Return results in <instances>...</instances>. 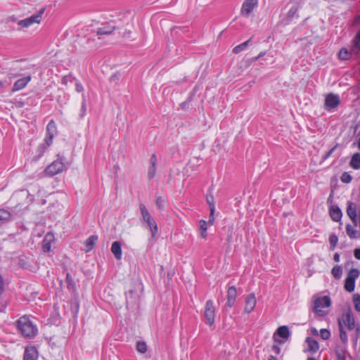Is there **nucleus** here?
Here are the masks:
<instances>
[{"label": "nucleus", "instance_id": "obj_1", "mask_svg": "<svg viewBox=\"0 0 360 360\" xmlns=\"http://www.w3.org/2000/svg\"><path fill=\"white\" fill-rule=\"evenodd\" d=\"M350 50L347 48H342L339 53V58L342 60H347L352 58L353 55L359 58L360 60V30L357 32L355 37L352 40Z\"/></svg>", "mask_w": 360, "mask_h": 360}, {"label": "nucleus", "instance_id": "obj_2", "mask_svg": "<svg viewBox=\"0 0 360 360\" xmlns=\"http://www.w3.org/2000/svg\"><path fill=\"white\" fill-rule=\"evenodd\" d=\"M57 133L56 124L55 122L51 120L46 125V133L44 139L45 144H41L38 148V150L40 151L39 156H41L46 148L52 144L53 138Z\"/></svg>", "mask_w": 360, "mask_h": 360}, {"label": "nucleus", "instance_id": "obj_3", "mask_svg": "<svg viewBox=\"0 0 360 360\" xmlns=\"http://www.w3.org/2000/svg\"><path fill=\"white\" fill-rule=\"evenodd\" d=\"M139 209L141 214L142 220L147 224L148 229L151 231V236L154 238L158 232V224L151 217L150 214L143 204H140Z\"/></svg>", "mask_w": 360, "mask_h": 360}, {"label": "nucleus", "instance_id": "obj_4", "mask_svg": "<svg viewBox=\"0 0 360 360\" xmlns=\"http://www.w3.org/2000/svg\"><path fill=\"white\" fill-rule=\"evenodd\" d=\"M33 319L31 316L24 315V338L32 339L38 335V328Z\"/></svg>", "mask_w": 360, "mask_h": 360}, {"label": "nucleus", "instance_id": "obj_5", "mask_svg": "<svg viewBox=\"0 0 360 360\" xmlns=\"http://www.w3.org/2000/svg\"><path fill=\"white\" fill-rule=\"evenodd\" d=\"M65 158L60 157L58 155L57 160H54L46 167L44 173L49 176H53L54 175L62 172L65 168V164L63 162Z\"/></svg>", "mask_w": 360, "mask_h": 360}, {"label": "nucleus", "instance_id": "obj_6", "mask_svg": "<svg viewBox=\"0 0 360 360\" xmlns=\"http://www.w3.org/2000/svg\"><path fill=\"white\" fill-rule=\"evenodd\" d=\"M331 304L330 298L328 296H323L321 297H316L314 302L313 311L319 316H325L328 312L325 310H322L321 307H329Z\"/></svg>", "mask_w": 360, "mask_h": 360}, {"label": "nucleus", "instance_id": "obj_7", "mask_svg": "<svg viewBox=\"0 0 360 360\" xmlns=\"http://www.w3.org/2000/svg\"><path fill=\"white\" fill-rule=\"evenodd\" d=\"M45 11L46 7H42L30 17L24 18V28L29 27L34 24L39 25L42 21Z\"/></svg>", "mask_w": 360, "mask_h": 360}, {"label": "nucleus", "instance_id": "obj_8", "mask_svg": "<svg viewBox=\"0 0 360 360\" xmlns=\"http://www.w3.org/2000/svg\"><path fill=\"white\" fill-rule=\"evenodd\" d=\"M140 295L137 290H129L126 292V307L127 309H134L139 307Z\"/></svg>", "mask_w": 360, "mask_h": 360}, {"label": "nucleus", "instance_id": "obj_9", "mask_svg": "<svg viewBox=\"0 0 360 360\" xmlns=\"http://www.w3.org/2000/svg\"><path fill=\"white\" fill-rule=\"evenodd\" d=\"M204 316L206 319V323L212 326L214 323L215 318V309L212 300H207L205 303Z\"/></svg>", "mask_w": 360, "mask_h": 360}, {"label": "nucleus", "instance_id": "obj_10", "mask_svg": "<svg viewBox=\"0 0 360 360\" xmlns=\"http://www.w3.org/2000/svg\"><path fill=\"white\" fill-rule=\"evenodd\" d=\"M257 0H245L242 4L240 9L241 15L245 17H248L253 11V10L257 7Z\"/></svg>", "mask_w": 360, "mask_h": 360}, {"label": "nucleus", "instance_id": "obj_11", "mask_svg": "<svg viewBox=\"0 0 360 360\" xmlns=\"http://www.w3.org/2000/svg\"><path fill=\"white\" fill-rule=\"evenodd\" d=\"M341 321L349 330H354L356 326L352 310L349 307L345 313H343Z\"/></svg>", "mask_w": 360, "mask_h": 360}, {"label": "nucleus", "instance_id": "obj_12", "mask_svg": "<svg viewBox=\"0 0 360 360\" xmlns=\"http://www.w3.org/2000/svg\"><path fill=\"white\" fill-rule=\"evenodd\" d=\"M340 104V98L338 95L334 94H329L326 96L325 99L326 109L328 110L335 108Z\"/></svg>", "mask_w": 360, "mask_h": 360}, {"label": "nucleus", "instance_id": "obj_13", "mask_svg": "<svg viewBox=\"0 0 360 360\" xmlns=\"http://www.w3.org/2000/svg\"><path fill=\"white\" fill-rule=\"evenodd\" d=\"M39 352L35 346H26L24 350V360H37Z\"/></svg>", "mask_w": 360, "mask_h": 360}, {"label": "nucleus", "instance_id": "obj_14", "mask_svg": "<svg viewBox=\"0 0 360 360\" xmlns=\"http://www.w3.org/2000/svg\"><path fill=\"white\" fill-rule=\"evenodd\" d=\"M346 212L354 224V226H357V213L356 205L353 202H347V207Z\"/></svg>", "mask_w": 360, "mask_h": 360}, {"label": "nucleus", "instance_id": "obj_15", "mask_svg": "<svg viewBox=\"0 0 360 360\" xmlns=\"http://www.w3.org/2000/svg\"><path fill=\"white\" fill-rule=\"evenodd\" d=\"M115 29L116 27L113 24L110 22H106L102 24V26L96 30V35H109L112 34L115 30Z\"/></svg>", "mask_w": 360, "mask_h": 360}, {"label": "nucleus", "instance_id": "obj_16", "mask_svg": "<svg viewBox=\"0 0 360 360\" xmlns=\"http://www.w3.org/2000/svg\"><path fill=\"white\" fill-rule=\"evenodd\" d=\"M237 297V290L235 286H231L227 291V302L226 306L231 308L234 305Z\"/></svg>", "mask_w": 360, "mask_h": 360}, {"label": "nucleus", "instance_id": "obj_17", "mask_svg": "<svg viewBox=\"0 0 360 360\" xmlns=\"http://www.w3.org/2000/svg\"><path fill=\"white\" fill-rule=\"evenodd\" d=\"M256 305V298L253 293L248 295L245 300V304L244 308V311L247 314H250L253 311Z\"/></svg>", "mask_w": 360, "mask_h": 360}, {"label": "nucleus", "instance_id": "obj_18", "mask_svg": "<svg viewBox=\"0 0 360 360\" xmlns=\"http://www.w3.org/2000/svg\"><path fill=\"white\" fill-rule=\"evenodd\" d=\"M54 240V236L52 233L45 235L41 242V248L44 252H49L51 250V243Z\"/></svg>", "mask_w": 360, "mask_h": 360}, {"label": "nucleus", "instance_id": "obj_19", "mask_svg": "<svg viewBox=\"0 0 360 360\" xmlns=\"http://www.w3.org/2000/svg\"><path fill=\"white\" fill-rule=\"evenodd\" d=\"M329 214L334 221H340L342 217V212L340 208L337 205H332L329 208Z\"/></svg>", "mask_w": 360, "mask_h": 360}, {"label": "nucleus", "instance_id": "obj_20", "mask_svg": "<svg viewBox=\"0 0 360 360\" xmlns=\"http://www.w3.org/2000/svg\"><path fill=\"white\" fill-rule=\"evenodd\" d=\"M111 252L114 255L116 259L120 260L122 258V244L120 241H115L111 246Z\"/></svg>", "mask_w": 360, "mask_h": 360}, {"label": "nucleus", "instance_id": "obj_21", "mask_svg": "<svg viewBox=\"0 0 360 360\" xmlns=\"http://www.w3.org/2000/svg\"><path fill=\"white\" fill-rule=\"evenodd\" d=\"M306 342L308 345V350L311 353H316L319 349V342L311 337L306 338Z\"/></svg>", "mask_w": 360, "mask_h": 360}, {"label": "nucleus", "instance_id": "obj_22", "mask_svg": "<svg viewBox=\"0 0 360 360\" xmlns=\"http://www.w3.org/2000/svg\"><path fill=\"white\" fill-rule=\"evenodd\" d=\"M346 233L351 239L360 238V232L355 229L350 224L346 225Z\"/></svg>", "mask_w": 360, "mask_h": 360}, {"label": "nucleus", "instance_id": "obj_23", "mask_svg": "<svg viewBox=\"0 0 360 360\" xmlns=\"http://www.w3.org/2000/svg\"><path fill=\"white\" fill-rule=\"evenodd\" d=\"M338 328H339V332H340V338L341 341L342 342V343L345 345H347V341H348L347 335L345 330L344 329L341 319H338Z\"/></svg>", "mask_w": 360, "mask_h": 360}, {"label": "nucleus", "instance_id": "obj_24", "mask_svg": "<svg viewBox=\"0 0 360 360\" xmlns=\"http://www.w3.org/2000/svg\"><path fill=\"white\" fill-rule=\"evenodd\" d=\"M349 166L354 169H360V153H355L351 158Z\"/></svg>", "mask_w": 360, "mask_h": 360}, {"label": "nucleus", "instance_id": "obj_25", "mask_svg": "<svg viewBox=\"0 0 360 360\" xmlns=\"http://www.w3.org/2000/svg\"><path fill=\"white\" fill-rule=\"evenodd\" d=\"M97 240V236L92 235L89 236L85 241L86 252H89L90 250H91L94 248Z\"/></svg>", "mask_w": 360, "mask_h": 360}, {"label": "nucleus", "instance_id": "obj_26", "mask_svg": "<svg viewBox=\"0 0 360 360\" xmlns=\"http://www.w3.org/2000/svg\"><path fill=\"white\" fill-rule=\"evenodd\" d=\"M279 337L288 339L290 335L289 328L286 326H282L278 327L276 333Z\"/></svg>", "mask_w": 360, "mask_h": 360}, {"label": "nucleus", "instance_id": "obj_27", "mask_svg": "<svg viewBox=\"0 0 360 360\" xmlns=\"http://www.w3.org/2000/svg\"><path fill=\"white\" fill-rule=\"evenodd\" d=\"M65 282L67 283V288L69 290H76V284L74 281L72 276L69 272L66 273Z\"/></svg>", "mask_w": 360, "mask_h": 360}, {"label": "nucleus", "instance_id": "obj_28", "mask_svg": "<svg viewBox=\"0 0 360 360\" xmlns=\"http://www.w3.org/2000/svg\"><path fill=\"white\" fill-rule=\"evenodd\" d=\"M251 39H252V38H250L248 40H247L246 41L235 46L233 49V53L238 54V53H240L241 51L245 50L248 48V46H249V44L250 43Z\"/></svg>", "mask_w": 360, "mask_h": 360}, {"label": "nucleus", "instance_id": "obj_29", "mask_svg": "<svg viewBox=\"0 0 360 360\" xmlns=\"http://www.w3.org/2000/svg\"><path fill=\"white\" fill-rule=\"evenodd\" d=\"M298 8L297 6H292L288 11L286 19L288 21H291L294 18H299V15L297 14Z\"/></svg>", "mask_w": 360, "mask_h": 360}, {"label": "nucleus", "instance_id": "obj_30", "mask_svg": "<svg viewBox=\"0 0 360 360\" xmlns=\"http://www.w3.org/2000/svg\"><path fill=\"white\" fill-rule=\"evenodd\" d=\"M331 274L335 279H340L342 274L341 266L335 265L331 270Z\"/></svg>", "mask_w": 360, "mask_h": 360}, {"label": "nucleus", "instance_id": "obj_31", "mask_svg": "<svg viewBox=\"0 0 360 360\" xmlns=\"http://www.w3.org/2000/svg\"><path fill=\"white\" fill-rule=\"evenodd\" d=\"M344 287L346 291L349 292H353L355 288V281H352V280L346 278Z\"/></svg>", "mask_w": 360, "mask_h": 360}, {"label": "nucleus", "instance_id": "obj_32", "mask_svg": "<svg viewBox=\"0 0 360 360\" xmlns=\"http://www.w3.org/2000/svg\"><path fill=\"white\" fill-rule=\"evenodd\" d=\"M11 218V213L4 209H0V221L2 223L8 221Z\"/></svg>", "mask_w": 360, "mask_h": 360}, {"label": "nucleus", "instance_id": "obj_33", "mask_svg": "<svg viewBox=\"0 0 360 360\" xmlns=\"http://www.w3.org/2000/svg\"><path fill=\"white\" fill-rule=\"evenodd\" d=\"M329 243L330 250H334L338 242V238L335 233H332L329 236Z\"/></svg>", "mask_w": 360, "mask_h": 360}, {"label": "nucleus", "instance_id": "obj_34", "mask_svg": "<svg viewBox=\"0 0 360 360\" xmlns=\"http://www.w3.org/2000/svg\"><path fill=\"white\" fill-rule=\"evenodd\" d=\"M359 271L357 269H352L347 274V278L355 281L359 276Z\"/></svg>", "mask_w": 360, "mask_h": 360}, {"label": "nucleus", "instance_id": "obj_35", "mask_svg": "<svg viewBox=\"0 0 360 360\" xmlns=\"http://www.w3.org/2000/svg\"><path fill=\"white\" fill-rule=\"evenodd\" d=\"M136 349L141 354H145L147 352V345L144 341H138L136 342Z\"/></svg>", "mask_w": 360, "mask_h": 360}, {"label": "nucleus", "instance_id": "obj_36", "mask_svg": "<svg viewBox=\"0 0 360 360\" xmlns=\"http://www.w3.org/2000/svg\"><path fill=\"white\" fill-rule=\"evenodd\" d=\"M353 302L354 309L356 311L360 312V295L354 294L353 295Z\"/></svg>", "mask_w": 360, "mask_h": 360}, {"label": "nucleus", "instance_id": "obj_37", "mask_svg": "<svg viewBox=\"0 0 360 360\" xmlns=\"http://www.w3.org/2000/svg\"><path fill=\"white\" fill-rule=\"evenodd\" d=\"M82 105H81V112H80V117L82 118L86 115V98L84 94L82 95Z\"/></svg>", "mask_w": 360, "mask_h": 360}, {"label": "nucleus", "instance_id": "obj_38", "mask_svg": "<svg viewBox=\"0 0 360 360\" xmlns=\"http://www.w3.org/2000/svg\"><path fill=\"white\" fill-rule=\"evenodd\" d=\"M340 180L345 184H349L352 180V176L347 172H345L342 174L340 176Z\"/></svg>", "mask_w": 360, "mask_h": 360}, {"label": "nucleus", "instance_id": "obj_39", "mask_svg": "<svg viewBox=\"0 0 360 360\" xmlns=\"http://www.w3.org/2000/svg\"><path fill=\"white\" fill-rule=\"evenodd\" d=\"M206 200H207V204L209 205L210 211L214 212L215 207H214L213 196L212 195H207Z\"/></svg>", "mask_w": 360, "mask_h": 360}, {"label": "nucleus", "instance_id": "obj_40", "mask_svg": "<svg viewBox=\"0 0 360 360\" xmlns=\"http://www.w3.org/2000/svg\"><path fill=\"white\" fill-rule=\"evenodd\" d=\"M320 336L324 340H328L330 337V332L329 330L326 328L321 329Z\"/></svg>", "mask_w": 360, "mask_h": 360}, {"label": "nucleus", "instance_id": "obj_41", "mask_svg": "<svg viewBox=\"0 0 360 360\" xmlns=\"http://www.w3.org/2000/svg\"><path fill=\"white\" fill-rule=\"evenodd\" d=\"M157 167L150 165L148 169V178L152 179L155 176Z\"/></svg>", "mask_w": 360, "mask_h": 360}, {"label": "nucleus", "instance_id": "obj_42", "mask_svg": "<svg viewBox=\"0 0 360 360\" xmlns=\"http://www.w3.org/2000/svg\"><path fill=\"white\" fill-rule=\"evenodd\" d=\"M22 89V79H18L12 89V92L19 91Z\"/></svg>", "mask_w": 360, "mask_h": 360}, {"label": "nucleus", "instance_id": "obj_43", "mask_svg": "<svg viewBox=\"0 0 360 360\" xmlns=\"http://www.w3.org/2000/svg\"><path fill=\"white\" fill-rule=\"evenodd\" d=\"M165 200L161 196H157L155 205L158 210H162L164 207Z\"/></svg>", "mask_w": 360, "mask_h": 360}, {"label": "nucleus", "instance_id": "obj_44", "mask_svg": "<svg viewBox=\"0 0 360 360\" xmlns=\"http://www.w3.org/2000/svg\"><path fill=\"white\" fill-rule=\"evenodd\" d=\"M76 78L74 77H72L71 75H65L62 78V84L64 85H67L68 82H72L73 81H75Z\"/></svg>", "mask_w": 360, "mask_h": 360}, {"label": "nucleus", "instance_id": "obj_45", "mask_svg": "<svg viewBox=\"0 0 360 360\" xmlns=\"http://www.w3.org/2000/svg\"><path fill=\"white\" fill-rule=\"evenodd\" d=\"M339 144L337 143L335 146H334L330 150H328L323 157L322 160L325 161L327 160L336 150V148L338 147Z\"/></svg>", "mask_w": 360, "mask_h": 360}, {"label": "nucleus", "instance_id": "obj_46", "mask_svg": "<svg viewBox=\"0 0 360 360\" xmlns=\"http://www.w3.org/2000/svg\"><path fill=\"white\" fill-rule=\"evenodd\" d=\"M233 226H230L227 228V237H226V241L230 243L232 240L233 238Z\"/></svg>", "mask_w": 360, "mask_h": 360}, {"label": "nucleus", "instance_id": "obj_47", "mask_svg": "<svg viewBox=\"0 0 360 360\" xmlns=\"http://www.w3.org/2000/svg\"><path fill=\"white\" fill-rule=\"evenodd\" d=\"M346 352L345 347H341V346H336L335 348V354H345Z\"/></svg>", "mask_w": 360, "mask_h": 360}, {"label": "nucleus", "instance_id": "obj_48", "mask_svg": "<svg viewBox=\"0 0 360 360\" xmlns=\"http://www.w3.org/2000/svg\"><path fill=\"white\" fill-rule=\"evenodd\" d=\"M75 82V91L78 93L83 92L84 89L82 84L77 79Z\"/></svg>", "mask_w": 360, "mask_h": 360}, {"label": "nucleus", "instance_id": "obj_49", "mask_svg": "<svg viewBox=\"0 0 360 360\" xmlns=\"http://www.w3.org/2000/svg\"><path fill=\"white\" fill-rule=\"evenodd\" d=\"M150 165L157 167L158 160L155 154H153L150 158Z\"/></svg>", "mask_w": 360, "mask_h": 360}, {"label": "nucleus", "instance_id": "obj_50", "mask_svg": "<svg viewBox=\"0 0 360 360\" xmlns=\"http://www.w3.org/2000/svg\"><path fill=\"white\" fill-rule=\"evenodd\" d=\"M207 222L205 220L201 219L200 221V229L201 231H207Z\"/></svg>", "mask_w": 360, "mask_h": 360}, {"label": "nucleus", "instance_id": "obj_51", "mask_svg": "<svg viewBox=\"0 0 360 360\" xmlns=\"http://www.w3.org/2000/svg\"><path fill=\"white\" fill-rule=\"evenodd\" d=\"M12 103L15 105V108H20L22 106V102L14 98L12 101Z\"/></svg>", "mask_w": 360, "mask_h": 360}, {"label": "nucleus", "instance_id": "obj_52", "mask_svg": "<svg viewBox=\"0 0 360 360\" xmlns=\"http://www.w3.org/2000/svg\"><path fill=\"white\" fill-rule=\"evenodd\" d=\"M214 212H210V216H209V220L207 222L210 225H212L214 221Z\"/></svg>", "mask_w": 360, "mask_h": 360}, {"label": "nucleus", "instance_id": "obj_53", "mask_svg": "<svg viewBox=\"0 0 360 360\" xmlns=\"http://www.w3.org/2000/svg\"><path fill=\"white\" fill-rule=\"evenodd\" d=\"M22 317H20L18 321H17V326H18V330L22 333Z\"/></svg>", "mask_w": 360, "mask_h": 360}, {"label": "nucleus", "instance_id": "obj_54", "mask_svg": "<svg viewBox=\"0 0 360 360\" xmlns=\"http://www.w3.org/2000/svg\"><path fill=\"white\" fill-rule=\"evenodd\" d=\"M119 78L120 75L118 73H115L110 77V79L111 82H115L116 83L119 80Z\"/></svg>", "mask_w": 360, "mask_h": 360}, {"label": "nucleus", "instance_id": "obj_55", "mask_svg": "<svg viewBox=\"0 0 360 360\" xmlns=\"http://www.w3.org/2000/svg\"><path fill=\"white\" fill-rule=\"evenodd\" d=\"M31 80V75L24 74V88L27 85V84Z\"/></svg>", "mask_w": 360, "mask_h": 360}, {"label": "nucleus", "instance_id": "obj_56", "mask_svg": "<svg viewBox=\"0 0 360 360\" xmlns=\"http://www.w3.org/2000/svg\"><path fill=\"white\" fill-rule=\"evenodd\" d=\"M354 255L356 259L360 260V248H356L354 250Z\"/></svg>", "mask_w": 360, "mask_h": 360}, {"label": "nucleus", "instance_id": "obj_57", "mask_svg": "<svg viewBox=\"0 0 360 360\" xmlns=\"http://www.w3.org/2000/svg\"><path fill=\"white\" fill-rule=\"evenodd\" d=\"M272 351L278 354L281 352L280 347L277 345H274L271 348Z\"/></svg>", "mask_w": 360, "mask_h": 360}, {"label": "nucleus", "instance_id": "obj_58", "mask_svg": "<svg viewBox=\"0 0 360 360\" xmlns=\"http://www.w3.org/2000/svg\"><path fill=\"white\" fill-rule=\"evenodd\" d=\"M354 329H355V332H356L355 339L357 340L358 337H359V335L360 333V326H359V324L357 323L356 327L354 328Z\"/></svg>", "mask_w": 360, "mask_h": 360}, {"label": "nucleus", "instance_id": "obj_59", "mask_svg": "<svg viewBox=\"0 0 360 360\" xmlns=\"http://www.w3.org/2000/svg\"><path fill=\"white\" fill-rule=\"evenodd\" d=\"M338 360H346L345 354H335Z\"/></svg>", "mask_w": 360, "mask_h": 360}, {"label": "nucleus", "instance_id": "obj_60", "mask_svg": "<svg viewBox=\"0 0 360 360\" xmlns=\"http://www.w3.org/2000/svg\"><path fill=\"white\" fill-rule=\"evenodd\" d=\"M333 259L336 262H338L340 261V255L338 252L334 254Z\"/></svg>", "mask_w": 360, "mask_h": 360}, {"label": "nucleus", "instance_id": "obj_61", "mask_svg": "<svg viewBox=\"0 0 360 360\" xmlns=\"http://www.w3.org/2000/svg\"><path fill=\"white\" fill-rule=\"evenodd\" d=\"M131 37V31H125L123 34V37L129 38Z\"/></svg>", "mask_w": 360, "mask_h": 360}, {"label": "nucleus", "instance_id": "obj_62", "mask_svg": "<svg viewBox=\"0 0 360 360\" xmlns=\"http://www.w3.org/2000/svg\"><path fill=\"white\" fill-rule=\"evenodd\" d=\"M311 332L312 335H319L318 330L315 328H311Z\"/></svg>", "mask_w": 360, "mask_h": 360}, {"label": "nucleus", "instance_id": "obj_63", "mask_svg": "<svg viewBox=\"0 0 360 360\" xmlns=\"http://www.w3.org/2000/svg\"><path fill=\"white\" fill-rule=\"evenodd\" d=\"M200 236H201L202 238H206V237H207V231H201V232H200Z\"/></svg>", "mask_w": 360, "mask_h": 360}, {"label": "nucleus", "instance_id": "obj_64", "mask_svg": "<svg viewBox=\"0 0 360 360\" xmlns=\"http://www.w3.org/2000/svg\"><path fill=\"white\" fill-rule=\"evenodd\" d=\"M266 54V52H261L255 58V60H258L261 57L264 56Z\"/></svg>", "mask_w": 360, "mask_h": 360}]
</instances>
